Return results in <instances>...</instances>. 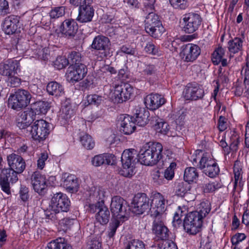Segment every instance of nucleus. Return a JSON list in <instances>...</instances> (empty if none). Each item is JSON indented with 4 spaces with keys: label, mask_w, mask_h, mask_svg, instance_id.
Listing matches in <instances>:
<instances>
[{
    "label": "nucleus",
    "mask_w": 249,
    "mask_h": 249,
    "mask_svg": "<svg viewBox=\"0 0 249 249\" xmlns=\"http://www.w3.org/2000/svg\"><path fill=\"white\" fill-rule=\"evenodd\" d=\"M32 102L33 106V108L31 109H33L36 115L37 114H45L50 107V104L47 101H38L35 102L34 100Z\"/></svg>",
    "instance_id": "2f4dec72"
},
{
    "label": "nucleus",
    "mask_w": 249,
    "mask_h": 249,
    "mask_svg": "<svg viewBox=\"0 0 249 249\" xmlns=\"http://www.w3.org/2000/svg\"><path fill=\"white\" fill-rule=\"evenodd\" d=\"M28 193V188L25 186L21 185L19 190V195L22 201H26L28 200L29 197Z\"/></svg>",
    "instance_id": "69168bd1"
},
{
    "label": "nucleus",
    "mask_w": 249,
    "mask_h": 249,
    "mask_svg": "<svg viewBox=\"0 0 249 249\" xmlns=\"http://www.w3.org/2000/svg\"><path fill=\"white\" fill-rule=\"evenodd\" d=\"M31 183L35 192L43 195L47 187L46 178L39 172H35L31 176Z\"/></svg>",
    "instance_id": "412c9836"
},
{
    "label": "nucleus",
    "mask_w": 249,
    "mask_h": 249,
    "mask_svg": "<svg viewBox=\"0 0 249 249\" xmlns=\"http://www.w3.org/2000/svg\"><path fill=\"white\" fill-rule=\"evenodd\" d=\"M87 71V67L84 64L70 66L66 74L67 80L71 83L78 82L86 76Z\"/></svg>",
    "instance_id": "2eb2a0df"
},
{
    "label": "nucleus",
    "mask_w": 249,
    "mask_h": 249,
    "mask_svg": "<svg viewBox=\"0 0 249 249\" xmlns=\"http://www.w3.org/2000/svg\"><path fill=\"white\" fill-rule=\"evenodd\" d=\"M94 11L91 5L83 4L80 6L76 20L80 23H88L91 21L94 15Z\"/></svg>",
    "instance_id": "393cba45"
},
{
    "label": "nucleus",
    "mask_w": 249,
    "mask_h": 249,
    "mask_svg": "<svg viewBox=\"0 0 249 249\" xmlns=\"http://www.w3.org/2000/svg\"><path fill=\"white\" fill-rule=\"evenodd\" d=\"M221 187V184L217 181L209 182L202 186V191L204 193H210L214 192Z\"/></svg>",
    "instance_id": "37998d69"
},
{
    "label": "nucleus",
    "mask_w": 249,
    "mask_h": 249,
    "mask_svg": "<svg viewBox=\"0 0 249 249\" xmlns=\"http://www.w3.org/2000/svg\"><path fill=\"white\" fill-rule=\"evenodd\" d=\"M50 204L63 213L67 212L69 210L70 201L66 195L59 192L53 195Z\"/></svg>",
    "instance_id": "f3484780"
},
{
    "label": "nucleus",
    "mask_w": 249,
    "mask_h": 249,
    "mask_svg": "<svg viewBox=\"0 0 249 249\" xmlns=\"http://www.w3.org/2000/svg\"><path fill=\"white\" fill-rule=\"evenodd\" d=\"M68 59L71 66L83 64L81 63V56L79 52H72L69 54Z\"/></svg>",
    "instance_id": "a18cd8bd"
},
{
    "label": "nucleus",
    "mask_w": 249,
    "mask_h": 249,
    "mask_svg": "<svg viewBox=\"0 0 249 249\" xmlns=\"http://www.w3.org/2000/svg\"><path fill=\"white\" fill-rule=\"evenodd\" d=\"M8 85L12 87H17L20 85L21 79L14 75L11 76L8 78Z\"/></svg>",
    "instance_id": "774afa93"
},
{
    "label": "nucleus",
    "mask_w": 249,
    "mask_h": 249,
    "mask_svg": "<svg viewBox=\"0 0 249 249\" xmlns=\"http://www.w3.org/2000/svg\"><path fill=\"white\" fill-rule=\"evenodd\" d=\"M144 51L149 54L156 55L159 53V48L156 46L153 42L149 41L146 43L144 47Z\"/></svg>",
    "instance_id": "4d7b16f0"
},
{
    "label": "nucleus",
    "mask_w": 249,
    "mask_h": 249,
    "mask_svg": "<svg viewBox=\"0 0 249 249\" xmlns=\"http://www.w3.org/2000/svg\"><path fill=\"white\" fill-rule=\"evenodd\" d=\"M44 213L46 219H50L54 222L56 220H60V219L62 218V213L56 208H53V206H52L50 204L49 208L45 211Z\"/></svg>",
    "instance_id": "72a5a7b5"
},
{
    "label": "nucleus",
    "mask_w": 249,
    "mask_h": 249,
    "mask_svg": "<svg viewBox=\"0 0 249 249\" xmlns=\"http://www.w3.org/2000/svg\"><path fill=\"white\" fill-rule=\"evenodd\" d=\"M166 100L161 95L159 94H150L146 96L144 103L150 110H156L164 105Z\"/></svg>",
    "instance_id": "bb28decb"
},
{
    "label": "nucleus",
    "mask_w": 249,
    "mask_h": 249,
    "mask_svg": "<svg viewBox=\"0 0 249 249\" xmlns=\"http://www.w3.org/2000/svg\"><path fill=\"white\" fill-rule=\"evenodd\" d=\"M127 202L120 196H114L112 198L110 211L114 219H126Z\"/></svg>",
    "instance_id": "1a4fd4ad"
},
{
    "label": "nucleus",
    "mask_w": 249,
    "mask_h": 249,
    "mask_svg": "<svg viewBox=\"0 0 249 249\" xmlns=\"http://www.w3.org/2000/svg\"><path fill=\"white\" fill-rule=\"evenodd\" d=\"M46 89L49 95L55 97L62 96L64 92L63 86L55 81L49 82L47 86Z\"/></svg>",
    "instance_id": "7c9ffc66"
},
{
    "label": "nucleus",
    "mask_w": 249,
    "mask_h": 249,
    "mask_svg": "<svg viewBox=\"0 0 249 249\" xmlns=\"http://www.w3.org/2000/svg\"><path fill=\"white\" fill-rule=\"evenodd\" d=\"M62 185L68 192L71 193L77 192L79 186L78 178L76 176L68 173L63 175Z\"/></svg>",
    "instance_id": "b1692460"
},
{
    "label": "nucleus",
    "mask_w": 249,
    "mask_h": 249,
    "mask_svg": "<svg viewBox=\"0 0 249 249\" xmlns=\"http://www.w3.org/2000/svg\"><path fill=\"white\" fill-rule=\"evenodd\" d=\"M118 121L120 125V130L122 133L130 135L134 131L136 128L135 123L129 115H121Z\"/></svg>",
    "instance_id": "4be33fe9"
},
{
    "label": "nucleus",
    "mask_w": 249,
    "mask_h": 249,
    "mask_svg": "<svg viewBox=\"0 0 249 249\" xmlns=\"http://www.w3.org/2000/svg\"><path fill=\"white\" fill-rule=\"evenodd\" d=\"M87 101L89 104L98 106L103 101V97L97 94L89 95L87 96Z\"/></svg>",
    "instance_id": "6e6d98bb"
},
{
    "label": "nucleus",
    "mask_w": 249,
    "mask_h": 249,
    "mask_svg": "<svg viewBox=\"0 0 249 249\" xmlns=\"http://www.w3.org/2000/svg\"><path fill=\"white\" fill-rule=\"evenodd\" d=\"M50 128V124L46 121L43 119L35 121L30 130L32 138L37 142H43L49 134Z\"/></svg>",
    "instance_id": "423d86ee"
},
{
    "label": "nucleus",
    "mask_w": 249,
    "mask_h": 249,
    "mask_svg": "<svg viewBox=\"0 0 249 249\" xmlns=\"http://www.w3.org/2000/svg\"><path fill=\"white\" fill-rule=\"evenodd\" d=\"M102 243L100 236L92 237L87 245V249H101Z\"/></svg>",
    "instance_id": "49530a36"
},
{
    "label": "nucleus",
    "mask_w": 249,
    "mask_h": 249,
    "mask_svg": "<svg viewBox=\"0 0 249 249\" xmlns=\"http://www.w3.org/2000/svg\"><path fill=\"white\" fill-rule=\"evenodd\" d=\"M36 56L41 60H46L49 56V50L48 48H39L35 51Z\"/></svg>",
    "instance_id": "864d4df0"
},
{
    "label": "nucleus",
    "mask_w": 249,
    "mask_h": 249,
    "mask_svg": "<svg viewBox=\"0 0 249 249\" xmlns=\"http://www.w3.org/2000/svg\"><path fill=\"white\" fill-rule=\"evenodd\" d=\"M156 0H143L142 11L145 14L154 13Z\"/></svg>",
    "instance_id": "09e8293b"
},
{
    "label": "nucleus",
    "mask_w": 249,
    "mask_h": 249,
    "mask_svg": "<svg viewBox=\"0 0 249 249\" xmlns=\"http://www.w3.org/2000/svg\"><path fill=\"white\" fill-rule=\"evenodd\" d=\"M162 146L158 142H150L145 143L138 154L141 163L147 166H152L162 158Z\"/></svg>",
    "instance_id": "f03ea898"
},
{
    "label": "nucleus",
    "mask_w": 249,
    "mask_h": 249,
    "mask_svg": "<svg viewBox=\"0 0 249 249\" xmlns=\"http://www.w3.org/2000/svg\"><path fill=\"white\" fill-rule=\"evenodd\" d=\"M155 194H153V198ZM152 202L153 200L150 204V199L145 193H138L134 196L131 203L132 212L136 214H142L150 209Z\"/></svg>",
    "instance_id": "6e6552de"
},
{
    "label": "nucleus",
    "mask_w": 249,
    "mask_h": 249,
    "mask_svg": "<svg viewBox=\"0 0 249 249\" xmlns=\"http://www.w3.org/2000/svg\"><path fill=\"white\" fill-rule=\"evenodd\" d=\"M153 179L154 182L157 185H162L165 184L166 182V180L160 175V173L158 170L153 174Z\"/></svg>",
    "instance_id": "052dcab7"
},
{
    "label": "nucleus",
    "mask_w": 249,
    "mask_h": 249,
    "mask_svg": "<svg viewBox=\"0 0 249 249\" xmlns=\"http://www.w3.org/2000/svg\"><path fill=\"white\" fill-rule=\"evenodd\" d=\"M78 29L76 22L72 19L65 20L61 24L60 31L63 35L67 38H72L76 35Z\"/></svg>",
    "instance_id": "aec40b11"
},
{
    "label": "nucleus",
    "mask_w": 249,
    "mask_h": 249,
    "mask_svg": "<svg viewBox=\"0 0 249 249\" xmlns=\"http://www.w3.org/2000/svg\"><path fill=\"white\" fill-rule=\"evenodd\" d=\"M176 167L175 162H172L170 166L165 170L164 173V178L165 179L170 180L173 179L174 177V169Z\"/></svg>",
    "instance_id": "5fc2aeb1"
},
{
    "label": "nucleus",
    "mask_w": 249,
    "mask_h": 249,
    "mask_svg": "<svg viewBox=\"0 0 249 249\" xmlns=\"http://www.w3.org/2000/svg\"><path fill=\"white\" fill-rule=\"evenodd\" d=\"M244 71V84L245 86V88L247 89V91H249V66L248 65L243 69L241 71V74H243V72Z\"/></svg>",
    "instance_id": "338daca9"
},
{
    "label": "nucleus",
    "mask_w": 249,
    "mask_h": 249,
    "mask_svg": "<svg viewBox=\"0 0 249 249\" xmlns=\"http://www.w3.org/2000/svg\"><path fill=\"white\" fill-rule=\"evenodd\" d=\"M116 157L112 154H100L95 156L91 160L92 164L96 167L104 164L113 165L115 163Z\"/></svg>",
    "instance_id": "cd10ccee"
},
{
    "label": "nucleus",
    "mask_w": 249,
    "mask_h": 249,
    "mask_svg": "<svg viewBox=\"0 0 249 249\" xmlns=\"http://www.w3.org/2000/svg\"><path fill=\"white\" fill-rule=\"evenodd\" d=\"M211 211L210 203L208 201L202 202L200 204L199 211L197 212L202 216V218L205 217Z\"/></svg>",
    "instance_id": "3c124183"
},
{
    "label": "nucleus",
    "mask_w": 249,
    "mask_h": 249,
    "mask_svg": "<svg viewBox=\"0 0 249 249\" xmlns=\"http://www.w3.org/2000/svg\"><path fill=\"white\" fill-rule=\"evenodd\" d=\"M134 93V89L128 83H122L115 87L114 97L115 102L123 103L131 98Z\"/></svg>",
    "instance_id": "9d476101"
},
{
    "label": "nucleus",
    "mask_w": 249,
    "mask_h": 249,
    "mask_svg": "<svg viewBox=\"0 0 249 249\" xmlns=\"http://www.w3.org/2000/svg\"><path fill=\"white\" fill-rule=\"evenodd\" d=\"M169 1L176 9H184L187 6L186 0H169Z\"/></svg>",
    "instance_id": "bf43d9fd"
},
{
    "label": "nucleus",
    "mask_w": 249,
    "mask_h": 249,
    "mask_svg": "<svg viewBox=\"0 0 249 249\" xmlns=\"http://www.w3.org/2000/svg\"><path fill=\"white\" fill-rule=\"evenodd\" d=\"M48 158V155L46 152H44L41 153L37 161V166L38 168L42 169L45 165V162Z\"/></svg>",
    "instance_id": "680f3d73"
},
{
    "label": "nucleus",
    "mask_w": 249,
    "mask_h": 249,
    "mask_svg": "<svg viewBox=\"0 0 249 249\" xmlns=\"http://www.w3.org/2000/svg\"><path fill=\"white\" fill-rule=\"evenodd\" d=\"M154 129L157 132L163 135H166L169 130L168 124L159 119L156 121V123L153 125Z\"/></svg>",
    "instance_id": "ea45409f"
},
{
    "label": "nucleus",
    "mask_w": 249,
    "mask_h": 249,
    "mask_svg": "<svg viewBox=\"0 0 249 249\" xmlns=\"http://www.w3.org/2000/svg\"><path fill=\"white\" fill-rule=\"evenodd\" d=\"M246 238V236L244 233H238L232 236L231 239V242L232 245H237L240 242L244 240Z\"/></svg>",
    "instance_id": "e2e57ef3"
},
{
    "label": "nucleus",
    "mask_w": 249,
    "mask_h": 249,
    "mask_svg": "<svg viewBox=\"0 0 249 249\" xmlns=\"http://www.w3.org/2000/svg\"><path fill=\"white\" fill-rule=\"evenodd\" d=\"M186 100L196 101L202 99L204 95V90L201 86L197 83H188L183 91Z\"/></svg>",
    "instance_id": "ddd939ff"
},
{
    "label": "nucleus",
    "mask_w": 249,
    "mask_h": 249,
    "mask_svg": "<svg viewBox=\"0 0 249 249\" xmlns=\"http://www.w3.org/2000/svg\"><path fill=\"white\" fill-rule=\"evenodd\" d=\"M19 28V17L11 15L5 18L3 24V30L7 35L15 34Z\"/></svg>",
    "instance_id": "a878e982"
},
{
    "label": "nucleus",
    "mask_w": 249,
    "mask_h": 249,
    "mask_svg": "<svg viewBox=\"0 0 249 249\" xmlns=\"http://www.w3.org/2000/svg\"><path fill=\"white\" fill-rule=\"evenodd\" d=\"M10 13L8 2L6 0H0V15L4 16Z\"/></svg>",
    "instance_id": "13d9d810"
},
{
    "label": "nucleus",
    "mask_w": 249,
    "mask_h": 249,
    "mask_svg": "<svg viewBox=\"0 0 249 249\" xmlns=\"http://www.w3.org/2000/svg\"><path fill=\"white\" fill-rule=\"evenodd\" d=\"M65 7L58 6L52 9L49 14L51 19H56L64 16L65 14Z\"/></svg>",
    "instance_id": "79ce46f5"
},
{
    "label": "nucleus",
    "mask_w": 249,
    "mask_h": 249,
    "mask_svg": "<svg viewBox=\"0 0 249 249\" xmlns=\"http://www.w3.org/2000/svg\"><path fill=\"white\" fill-rule=\"evenodd\" d=\"M99 208V210L95 215L96 221L101 225H106L109 220L110 212L107 207L104 205H101Z\"/></svg>",
    "instance_id": "c756f323"
},
{
    "label": "nucleus",
    "mask_w": 249,
    "mask_h": 249,
    "mask_svg": "<svg viewBox=\"0 0 249 249\" xmlns=\"http://www.w3.org/2000/svg\"><path fill=\"white\" fill-rule=\"evenodd\" d=\"M153 204L150 209L151 216L153 219L152 231L159 239L166 240L169 237V230L164 224L163 213L165 210V199L160 193L154 195Z\"/></svg>",
    "instance_id": "f257e3e1"
},
{
    "label": "nucleus",
    "mask_w": 249,
    "mask_h": 249,
    "mask_svg": "<svg viewBox=\"0 0 249 249\" xmlns=\"http://www.w3.org/2000/svg\"><path fill=\"white\" fill-rule=\"evenodd\" d=\"M36 113L33 109L20 112L16 119L17 125L20 129H25L35 120Z\"/></svg>",
    "instance_id": "a211bd4d"
},
{
    "label": "nucleus",
    "mask_w": 249,
    "mask_h": 249,
    "mask_svg": "<svg viewBox=\"0 0 249 249\" xmlns=\"http://www.w3.org/2000/svg\"><path fill=\"white\" fill-rule=\"evenodd\" d=\"M34 100V98L30 91L19 89L10 95L8 99V105L12 109L19 110L27 107Z\"/></svg>",
    "instance_id": "7ed1b4c3"
},
{
    "label": "nucleus",
    "mask_w": 249,
    "mask_h": 249,
    "mask_svg": "<svg viewBox=\"0 0 249 249\" xmlns=\"http://www.w3.org/2000/svg\"><path fill=\"white\" fill-rule=\"evenodd\" d=\"M191 188V185L189 183L181 182L178 184L175 193L178 196L183 197L190 194L189 191Z\"/></svg>",
    "instance_id": "f704fd0d"
},
{
    "label": "nucleus",
    "mask_w": 249,
    "mask_h": 249,
    "mask_svg": "<svg viewBox=\"0 0 249 249\" xmlns=\"http://www.w3.org/2000/svg\"><path fill=\"white\" fill-rule=\"evenodd\" d=\"M67 244L63 238H58L48 244L45 249H65Z\"/></svg>",
    "instance_id": "4c0bfd02"
},
{
    "label": "nucleus",
    "mask_w": 249,
    "mask_h": 249,
    "mask_svg": "<svg viewBox=\"0 0 249 249\" xmlns=\"http://www.w3.org/2000/svg\"><path fill=\"white\" fill-rule=\"evenodd\" d=\"M125 249H145L144 243L139 239H132L128 242Z\"/></svg>",
    "instance_id": "c03bdc74"
},
{
    "label": "nucleus",
    "mask_w": 249,
    "mask_h": 249,
    "mask_svg": "<svg viewBox=\"0 0 249 249\" xmlns=\"http://www.w3.org/2000/svg\"><path fill=\"white\" fill-rule=\"evenodd\" d=\"M199 168L204 173L210 178L215 177L219 172V169L216 161L211 158L203 156L199 162Z\"/></svg>",
    "instance_id": "dca6fc26"
},
{
    "label": "nucleus",
    "mask_w": 249,
    "mask_h": 249,
    "mask_svg": "<svg viewBox=\"0 0 249 249\" xmlns=\"http://www.w3.org/2000/svg\"><path fill=\"white\" fill-rule=\"evenodd\" d=\"M106 192L104 189H98L95 191L93 195V196H90V198L94 197L98 204L104 205V198L105 197Z\"/></svg>",
    "instance_id": "de8ad7c7"
},
{
    "label": "nucleus",
    "mask_w": 249,
    "mask_h": 249,
    "mask_svg": "<svg viewBox=\"0 0 249 249\" xmlns=\"http://www.w3.org/2000/svg\"><path fill=\"white\" fill-rule=\"evenodd\" d=\"M240 141L239 136L236 133H234L230 138V146L231 151L236 152L238 148V144Z\"/></svg>",
    "instance_id": "8fccbe9b"
},
{
    "label": "nucleus",
    "mask_w": 249,
    "mask_h": 249,
    "mask_svg": "<svg viewBox=\"0 0 249 249\" xmlns=\"http://www.w3.org/2000/svg\"><path fill=\"white\" fill-rule=\"evenodd\" d=\"M139 161L137 151L134 149H126L122 154L121 162L123 169L121 174L125 177H130L134 173L135 164Z\"/></svg>",
    "instance_id": "20e7f679"
},
{
    "label": "nucleus",
    "mask_w": 249,
    "mask_h": 249,
    "mask_svg": "<svg viewBox=\"0 0 249 249\" xmlns=\"http://www.w3.org/2000/svg\"><path fill=\"white\" fill-rule=\"evenodd\" d=\"M198 177V173L195 167L186 168L184 172V179L189 184L191 182H196Z\"/></svg>",
    "instance_id": "473e14b6"
},
{
    "label": "nucleus",
    "mask_w": 249,
    "mask_h": 249,
    "mask_svg": "<svg viewBox=\"0 0 249 249\" xmlns=\"http://www.w3.org/2000/svg\"><path fill=\"white\" fill-rule=\"evenodd\" d=\"M110 45V42L108 37L99 35L94 37L91 47L93 49L103 51L101 53V57L103 58L111 55Z\"/></svg>",
    "instance_id": "f8f14e48"
},
{
    "label": "nucleus",
    "mask_w": 249,
    "mask_h": 249,
    "mask_svg": "<svg viewBox=\"0 0 249 249\" xmlns=\"http://www.w3.org/2000/svg\"><path fill=\"white\" fill-rule=\"evenodd\" d=\"M149 116V111L144 107H137L135 109L134 117L135 123L140 126H143L147 124Z\"/></svg>",
    "instance_id": "c85d7f7f"
},
{
    "label": "nucleus",
    "mask_w": 249,
    "mask_h": 249,
    "mask_svg": "<svg viewBox=\"0 0 249 249\" xmlns=\"http://www.w3.org/2000/svg\"><path fill=\"white\" fill-rule=\"evenodd\" d=\"M19 70L20 64L17 60H9L0 64V74L8 77L15 75Z\"/></svg>",
    "instance_id": "5701e85b"
},
{
    "label": "nucleus",
    "mask_w": 249,
    "mask_h": 249,
    "mask_svg": "<svg viewBox=\"0 0 249 249\" xmlns=\"http://www.w3.org/2000/svg\"><path fill=\"white\" fill-rule=\"evenodd\" d=\"M143 71L145 75H152L156 74L157 71V69L155 66L154 65H145Z\"/></svg>",
    "instance_id": "0e129e2a"
},
{
    "label": "nucleus",
    "mask_w": 249,
    "mask_h": 249,
    "mask_svg": "<svg viewBox=\"0 0 249 249\" xmlns=\"http://www.w3.org/2000/svg\"><path fill=\"white\" fill-rule=\"evenodd\" d=\"M124 221V219L121 220L119 219H114L110 223L108 227V231H107V235L108 237L112 238L115 235L117 228L119 227L121 223Z\"/></svg>",
    "instance_id": "58836bf2"
},
{
    "label": "nucleus",
    "mask_w": 249,
    "mask_h": 249,
    "mask_svg": "<svg viewBox=\"0 0 249 249\" xmlns=\"http://www.w3.org/2000/svg\"><path fill=\"white\" fill-rule=\"evenodd\" d=\"M144 27L146 33L155 38H159L165 31L159 16L154 12L147 14L145 17Z\"/></svg>",
    "instance_id": "39448f33"
},
{
    "label": "nucleus",
    "mask_w": 249,
    "mask_h": 249,
    "mask_svg": "<svg viewBox=\"0 0 249 249\" xmlns=\"http://www.w3.org/2000/svg\"><path fill=\"white\" fill-rule=\"evenodd\" d=\"M80 141L83 146L88 150H90L94 147L95 142L94 141L91 136L87 133H84L83 135L81 134Z\"/></svg>",
    "instance_id": "e433bc0d"
},
{
    "label": "nucleus",
    "mask_w": 249,
    "mask_h": 249,
    "mask_svg": "<svg viewBox=\"0 0 249 249\" xmlns=\"http://www.w3.org/2000/svg\"><path fill=\"white\" fill-rule=\"evenodd\" d=\"M200 53L201 49L198 45L188 43L181 47L180 55L185 62H193L197 59Z\"/></svg>",
    "instance_id": "4468645a"
},
{
    "label": "nucleus",
    "mask_w": 249,
    "mask_h": 249,
    "mask_svg": "<svg viewBox=\"0 0 249 249\" xmlns=\"http://www.w3.org/2000/svg\"><path fill=\"white\" fill-rule=\"evenodd\" d=\"M69 64V60L64 56H58L54 61V67L58 70H61Z\"/></svg>",
    "instance_id": "603ef678"
},
{
    "label": "nucleus",
    "mask_w": 249,
    "mask_h": 249,
    "mask_svg": "<svg viewBox=\"0 0 249 249\" xmlns=\"http://www.w3.org/2000/svg\"><path fill=\"white\" fill-rule=\"evenodd\" d=\"M225 54V49L221 47H218L213 53L212 60L214 65H218L220 63L221 59Z\"/></svg>",
    "instance_id": "a19ab883"
},
{
    "label": "nucleus",
    "mask_w": 249,
    "mask_h": 249,
    "mask_svg": "<svg viewBox=\"0 0 249 249\" xmlns=\"http://www.w3.org/2000/svg\"><path fill=\"white\" fill-rule=\"evenodd\" d=\"M202 225V216L200 215L197 211L189 213L184 219V229L190 234L194 235L198 232L201 230Z\"/></svg>",
    "instance_id": "0eeeda50"
},
{
    "label": "nucleus",
    "mask_w": 249,
    "mask_h": 249,
    "mask_svg": "<svg viewBox=\"0 0 249 249\" xmlns=\"http://www.w3.org/2000/svg\"><path fill=\"white\" fill-rule=\"evenodd\" d=\"M242 40L238 37H235L233 39L230 40L228 42L229 51L233 53H238L242 48Z\"/></svg>",
    "instance_id": "c9c22d12"
},
{
    "label": "nucleus",
    "mask_w": 249,
    "mask_h": 249,
    "mask_svg": "<svg viewBox=\"0 0 249 249\" xmlns=\"http://www.w3.org/2000/svg\"><path fill=\"white\" fill-rule=\"evenodd\" d=\"M7 159L10 168L15 172L17 175L23 172L25 168L26 164L21 156L13 153L8 155Z\"/></svg>",
    "instance_id": "6ab92c4d"
},
{
    "label": "nucleus",
    "mask_w": 249,
    "mask_h": 249,
    "mask_svg": "<svg viewBox=\"0 0 249 249\" xmlns=\"http://www.w3.org/2000/svg\"><path fill=\"white\" fill-rule=\"evenodd\" d=\"M184 31L188 34L193 33L200 27L202 18L199 15L195 13L185 14L183 18Z\"/></svg>",
    "instance_id": "9b49d317"
}]
</instances>
